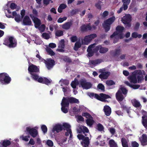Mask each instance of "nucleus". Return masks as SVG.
<instances>
[{"mask_svg":"<svg viewBox=\"0 0 147 147\" xmlns=\"http://www.w3.org/2000/svg\"><path fill=\"white\" fill-rule=\"evenodd\" d=\"M140 25V23L139 22H137L134 28V29L135 30H137L139 29Z\"/></svg>","mask_w":147,"mask_h":147,"instance_id":"obj_55","label":"nucleus"},{"mask_svg":"<svg viewBox=\"0 0 147 147\" xmlns=\"http://www.w3.org/2000/svg\"><path fill=\"white\" fill-rule=\"evenodd\" d=\"M137 80H138V83H140L143 80V76L142 75H138L137 76Z\"/></svg>","mask_w":147,"mask_h":147,"instance_id":"obj_47","label":"nucleus"},{"mask_svg":"<svg viewBox=\"0 0 147 147\" xmlns=\"http://www.w3.org/2000/svg\"><path fill=\"white\" fill-rule=\"evenodd\" d=\"M97 88L102 91H105V86L102 84H99L97 86Z\"/></svg>","mask_w":147,"mask_h":147,"instance_id":"obj_44","label":"nucleus"},{"mask_svg":"<svg viewBox=\"0 0 147 147\" xmlns=\"http://www.w3.org/2000/svg\"><path fill=\"white\" fill-rule=\"evenodd\" d=\"M22 19V18H21L19 14H18L17 16L15 17L14 19L16 22H19L21 21Z\"/></svg>","mask_w":147,"mask_h":147,"instance_id":"obj_46","label":"nucleus"},{"mask_svg":"<svg viewBox=\"0 0 147 147\" xmlns=\"http://www.w3.org/2000/svg\"><path fill=\"white\" fill-rule=\"evenodd\" d=\"M72 23L71 22H67L64 24L62 26V28L65 30L69 29L72 25Z\"/></svg>","mask_w":147,"mask_h":147,"instance_id":"obj_23","label":"nucleus"},{"mask_svg":"<svg viewBox=\"0 0 147 147\" xmlns=\"http://www.w3.org/2000/svg\"><path fill=\"white\" fill-rule=\"evenodd\" d=\"M142 55H143L144 58H147V47L145 49Z\"/></svg>","mask_w":147,"mask_h":147,"instance_id":"obj_64","label":"nucleus"},{"mask_svg":"<svg viewBox=\"0 0 147 147\" xmlns=\"http://www.w3.org/2000/svg\"><path fill=\"white\" fill-rule=\"evenodd\" d=\"M106 83L108 86H111L115 84L114 82L111 80H107L106 82Z\"/></svg>","mask_w":147,"mask_h":147,"instance_id":"obj_39","label":"nucleus"},{"mask_svg":"<svg viewBox=\"0 0 147 147\" xmlns=\"http://www.w3.org/2000/svg\"><path fill=\"white\" fill-rule=\"evenodd\" d=\"M83 116L86 117L87 118H92V116L88 113L87 112L84 113H82Z\"/></svg>","mask_w":147,"mask_h":147,"instance_id":"obj_40","label":"nucleus"},{"mask_svg":"<svg viewBox=\"0 0 147 147\" xmlns=\"http://www.w3.org/2000/svg\"><path fill=\"white\" fill-rule=\"evenodd\" d=\"M142 123L144 127L147 129V116L143 115L142 117Z\"/></svg>","mask_w":147,"mask_h":147,"instance_id":"obj_22","label":"nucleus"},{"mask_svg":"<svg viewBox=\"0 0 147 147\" xmlns=\"http://www.w3.org/2000/svg\"><path fill=\"white\" fill-rule=\"evenodd\" d=\"M128 79L131 83L136 84L137 82V76H136L133 72L128 77Z\"/></svg>","mask_w":147,"mask_h":147,"instance_id":"obj_15","label":"nucleus"},{"mask_svg":"<svg viewBox=\"0 0 147 147\" xmlns=\"http://www.w3.org/2000/svg\"><path fill=\"white\" fill-rule=\"evenodd\" d=\"M109 12L107 11H105L103 12L102 15V16L104 18L106 17L109 15Z\"/></svg>","mask_w":147,"mask_h":147,"instance_id":"obj_57","label":"nucleus"},{"mask_svg":"<svg viewBox=\"0 0 147 147\" xmlns=\"http://www.w3.org/2000/svg\"><path fill=\"white\" fill-rule=\"evenodd\" d=\"M95 44H92L89 46L87 50V51L88 52L93 51V50L92 49V48H94V45Z\"/></svg>","mask_w":147,"mask_h":147,"instance_id":"obj_56","label":"nucleus"},{"mask_svg":"<svg viewBox=\"0 0 147 147\" xmlns=\"http://www.w3.org/2000/svg\"><path fill=\"white\" fill-rule=\"evenodd\" d=\"M26 129L28 134L34 138L36 137L38 134L37 130L35 128L27 127Z\"/></svg>","mask_w":147,"mask_h":147,"instance_id":"obj_10","label":"nucleus"},{"mask_svg":"<svg viewBox=\"0 0 147 147\" xmlns=\"http://www.w3.org/2000/svg\"><path fill=\"white\" fill-rule=\"evenodd\" d=\"M133 74H134L136 76L137 74L139 75L140 76L142 75V72L141 70H135L133 72Z\"/></svg>","mask_w":147,"mask_h":147,"instance_id":"obj_49","label":"nucleus"},{"mask_svg":"<svg viewBox=\"0 0 147 147\" xmlns=\"http://www.w3.org/2000/svg\"><path fill=\"white\" fill-rule=\"evenodd\" d=\"M79 84V82L77 80L76 81H73L71 84V86L73 88H76V86H77Z\"/></svg>","mask_w":147,"mask_h":147,"instance_id":"obj_36","label":"nucleus"},{"mask_svg":"<svg viewBox=\"0 0 147 147\" xmlns=\"http://www.w3.org/2000/svg\"><path fill=\"white\" fill-rule=\"evenodd\" d=\"M100 45H98V46H96L93 49V50L95 53H96L98 52L99 50H100Z\"/></svg>","mask_w":147,"mask_h":147,"instance_id":"obj_51","label":"nucleus"},{"mask_svg":"<svg viewBox=\"0 0 147 147\" xmlns=\"http://www.w3.org/2000/svg\"><path fill=\"white\" fill-rule=\"evenodd\" d=\"M124 28L123 26H118L116 28V30L119 33H122L124 30Z\"/></svg>","mask_w":147,"mask_h":147,"instance_id":"obj_32","label":"nucleus"},{"mask_svg":"<svg viewBox=\"0 0 147 147\" xmlns=\"http://www.w3.org/2000/svg\"><path fill=\"white\" fill-rule=\"evenodd\" d=\"M81 31L82 32L87 31V30H90L92 29V27L90 24H88L87 25H83L80 27Z\"/></svg>","mask_w":147,"mask_h":147,"instance_id":"obj_19","label":"nucleus"},{"mask_svg":"<svg viewBox=\"0 0 147 147\" xmlns=\"http://www.w3.org/2000/svg\"><path fill=\"white\" fill-rule=\"evenodd\" d=\"M82 87L84 89H88L92 86V84L90 82H87L85 79H82L80 81Z\"/></svg>","mask_w":147,"mask_h":147,"instance_id":"obj_9","label":"nucleus"},{"mask_svg":"<svg viewBox=\"0 0 147 147\" xmlns=\"http://www.w3.org/2000/svg\"><path fill=\"white\" fill-rule=\"evenodd\" d=\"M3 44L9 48H14L17 45V41L13 36H8L5 39Z\"/></svg>","mask_w":147,"mask_h":147,"instance_id":"obj_4","label":"nucleus"},{"mask_svg":"<svg viewBox=\"0 0 147 147\" xmlns=\"http://www.w3.org/2000/svg\"><path fill=\"white\" fill-rule=\"evenodd\" d=\"M121 52V50L120 49H117L115 50L114 53H113V55L114 56H116L119 55Z\"/></svg>","mask_w":147,"mask_h":147,"instance_id":"obj_43","label":"nucleus"},{"mask_svg":"<svg viewBox=\"0 0 147 147\" xmlns=\"http://www.w3.org/2000/svg\"><path fill=\"white\" fill-rule=\"evenodd\" d=\"M67 7L66 5L65 4L62 3L60 4L59 6L58 9V11L59 13H61L62 12V10L65 9Z\"/></svg>","mask_w":147,"mask_h":147,"instance_id":"obj_28","label":"nucleus"},{"mask_svg":"<svg viewBox=\"0 0 147 147\" xmlns=\"http://www.w3.org/2000/svg\"><path fill=\"white\" fill-rule=\"evenodd\" d=\"M33 21L34 23V26L36 28L40 26L41 24L40 20L37 18H34Z\"/></svg>","mask_w":147,"mask_h":147,"instance_id":"obj_25","label":"nucleus"},{"mask_svg":"<svg viewBox=\"0 0 147 147\" xmlns=\"http://www.w3.org/2000/svg\"><path fill=\"white\" fill-rule=\"evenodd\" d=\"M96 36L97 35L95 34H92L90 35L86 36L84 38L83 40H82V44L84 45L86 44Z\"/></svg>","mask_w":147,"mask_h":147,"instance_id":"obj_8","label":"nucleus"},{"mask_svg":"<svg viewBox=\"0 0 147 147\" xmlns=\"http://www.w3.org/2000/svg\"><path fill=\"white\" fill-rule=\"evenodd\" d=\"M97 130L100 131H103L104 129V128L103 125L100 123H98L97 124Z\"/></svg>","mask_w":147,"mask_h":147,"instance_id":"obj_37","label":"nucleus"},{"mask_svg":"<svg viewBox=\"0 0 147 147\" xmlns=\"http://www.w3.org/2000/svg\"><path fill=\"white\" fill-rule=\"evenodd\" d=\"M47 53L51 56H54L55 55V53L50 48H47L46 49Z\"/></svg>","mask_w":147,"mask_h":147,"instance_id":"obj_34","label":"nucleus"},{"mask_svg":"<svg viewBox=\"0 0 147 147\" xmlns=\"http://www.w3.org/2000/svg\"><path fill=\"white\" fill-rule=\"evenodd\" d=\"M83 147H88L90 144V140L88 137L86 136L81 142Z\"/></svg>","mask_w":147,"mask_h":147,"instance_id":"obj_18","label":"nucleus"},{"mask_svg":"<svg viewBox=\"0 0 147 147\" xmlns=\"http://www.w3.org/2000/svg\"><path fill=\"white\" fill-rule=\"evenodd\" d=\"M140 87V85L138 84H132L131 88L134 89H136Z\"/></svg>","mask_w":147,"mask_h":147,"instance_id":"obj_61","label":"nucleus"},{"mask_svg":"<svg viewBox=\"0 0 147 147\" xmlns=\"http://www.w3.org/2000/svg\"><path fill=\"white\" fill-rule=\"evenodd\" d=\"M41 129L43 132L44 134H46L47 131V127L45 125H43L41 127Z\"/></svg>","mask_w":147,"mask_h":147,"instance_id":"obj_41","label":"nucleus"},{"mask_svg":"<svg viewBox=\"0 0 147 147\" xmlns=\"http://www.w3.org/2000/svg\"><path fill=\"white\" fill-rule=\"evenodd\" d=\"M23 24L25 26H30L32 25V22L29 17L26 16L23 20Z\"/></svg>","mask_w":147,"mask_h":147,"instance_id":"obj_17","label":"nucleus"},{"mask_svg":"<svg viewBox=\"0 0 147 147\" xmlns=\"http://www.w3.org/2000/svg\"><path fill=\"white\" fill-rule=\"evenodd\" d=\"M122 22L125 25L126 28H130L131 27V17L129 14H126L121 18Z\"/></svg>","mask_w":147,"mask_h":147,"instance_id":"obj_7","label":"nucleus"},{"mask_svg":"<svg viewBox=\"0 0 147 147\" xmlns=\"http://www.w3.org/2000/svg\"><path fill=\"white\" fill-rule=\"evenodd\" d=\"M132 147H138L139 144L136 141H133L131 143Z\"/></svg>","mask_w":147,"mask_h":147,"instance_id":"obj_54","label":"nucleus"},{"mask_svg":"<svg viewBox=\"0 0 147 147\" xmlns=\"http://www.w3.org/2000/svg\"><path fill=\"white\" fill-rule=\"evenodd\" d=\"M100 73L101 74L99 75L98 77L101 80L107 79L111 74V73L108 71H102Z\"/></svg>","mask_w":147,"mask_h":147,"instance_id":"obj_13","label":"nucleus"},{"mask_svg":"<svg viewBox=\"0 0 147 147\" xmlns=\"http://www.w3.org/2000/svg\"><path fill=\"white\" fill-rule=\"evenodd\" d=\"M102 3V2L101 1H99L95 4V6L97 9L100 10L101 9V3Z\"/></svg>","mask_w":147,"mask_h":147,"instance_id":"obj_38","label":"nucleus"},{"mask_svg":"<svg viewBox=\"0 0 147 147\" xmlns=\"http://www.w3.org/2000/svg\"><path fill=\"white\" fill-rule=\"evenodd\" d=\"M85 137V136L82 134H79L77 135V138L80 140H82Z\"/></svg>","mask_w":147,"mask_h":147,"instance_id":"obj_59","label":"nucleus"},{"mask_svg":"<svg viewBox=\"0 0 147 147\" xmlns=\"http://www.w3.org/2000/svg\"><path fill=\"white\" fill-rule=\"evenodd\" d=\"M28 70V72L31 75V77L35 81L47 85L51 83V81L47 78L39 77L38 74L40 72L39 69L36 65L31 64L29 66Z\"/></svg>","mask_w":147,"mask_h":147,"instance_id":"obj_1","label":"nucleus"},{"mask_svg":"<svg viewBox=\"0 0 147 147\" xmlns=\"http://www.w3.org/2000/svg\"><path fill=\"white\" fill-rule=\"evenodd\" d=\"M109 144L110 147H117V145L115 142L114 140L111 139L109 141Z\"/></svg>","mask_w":147,"mask_h":147,"instance_id":"obj_30","label":"nucleus"},{"mask_svg":"<svg viewBox=\"0 0 147 147\" xmlns=\"http://www.w3.org/2000/svg\"><path fill=\"white\" fill-rule=\"evenodd\" d=\"M142 138H140V141L141 144L144 146L146 145V143L147 142V137L146 134H143L142 135Z\"/></svg>","mask_w":147,"mask_h":147,"instance_id":"obj_21","label":"nucleus"},{"mask_svg":"<svg viewBox=\"0 0 147 147\" xmlns=\"http://www.w3.org/2000/svg\"><path fill=\"white\" fill-rule=\"evenodd\" d=\"M17 5L14 3H11L10 5V8L12 9H14L16 8Z\"/></svg>","mask_w":147,"mask_h":147,"instance_id":"obj_60","label":"nucleus"},{"mask_svg":"<svg viewBox=\"0 0 147 147\" xmlns=\"http://www.w3.org/2000/svg\"><path fill=\"white\" fill-rule=\"evenodd\" d=\"M110 132L112 135L114 134L115 132V129L114 128H110L109 129Z\"/></svg>","mask_w":147,"mask_h":147,"instance_id":"obj_62","label":"nucleus"},{"mask_svg":"<svg viewBox=\"0 0 147 147\" xmlns=\"http://www.w3.org/2000/svg\"><path fill=\"white\" fill-rule=\"evenodd\" d=\"M63 130H66L67 131L65 133V136H68L69 134V131L71 130L70 129L71 126L67 123H63Z\"/></svg>","mask_w":147,"mask_h":147,"instance_id":"obj_16","label":"nucleus"},{"mask_svg":"<svg viewBox=\"0 0 147 147\" xmlns=\"http://www.w3.org/2000/svg\"><path fill=\"white\" fill-rule=\"evenodd\" d=\"M82 44L80 42V40L77 41L75 44L74 49V50L77 51L79 48L81 47Z\"/></svg>","mask_w":147,"mask_h":147,"instance_id":"obj_29","label":"nucleus"},{"mask_svg":"<svg viewBox=\"0 0 147 147\" xmlns=\"http://www.w3.org/2000/svg\"><path fill=\"white\" fill-rule=\"evenodd\" d=\"M108 51V49L106 47H102L101 45L100 49L99 50V52L101 53H105Z\"/></svg>","mask_w":147,"mask_h":147,"instance_id":"obj_31","label":"nucleus"},{"mask_svg":"<svg viewBox=\"0 0 147 147\" xmlns=\"http://www.w3.org/2000/svg\"><path fill=\"white\" fill-rule=\"evenodd\" d=\"M42 37L43 38L48 39L50 38V36L49 34L47 33L44 32L42 34Z\"/></svg>","mask_w":147,"mask_h":147,"instance_id":"obj_42","label":"nucleus"},{"mask_svg":"<svg viewBox=\"0 0 147 147\" xmlns=\"http://www.w3.org/2000/svg\"><path fill=\"white\" fill-rule=\"evenodd\" d=\"M36 52L38 53V54H37L36 55V57L38 58L41 61H44V59L43 58H42L41 57L38 51L36 50Z\"/></svg>","mask_w":147,"mask_h":147,"instance_id":"obj_53","label":"nucleus"},{"mask_svg":"<svg viewBox=\"0 0 147 147\" xmlns=\"http://www.w3.org/2000/svg\"><path fill=\"white\" fill-rule=\"evenodd\" d=\"M67 19L66 17H64L63 18H60L57 20V22L59 23H61L64 21L66 20Z\"/></svg>","mask_w":147,"mask_h":147,"instance_id":"obj_45","label":"nucleus"},{"mask_svg":"<svg viewBox=\"0 0 147 147\" xmlns=\"http://www.w3.org/2000/svg\"><path fill=\"white\" fill-rule=\"evenodd\" d=\"M56 36L60 37L63 36V31L61 30H57L55 33Z\"/></svg>","mask_w":147,"mask_h":147,"instance_id":"obj_35","label":"nucleus"},{"mask_svg":"<svg viewBox=\"0 0 147 147\" xmlns=\"http://www.w3.org/2000/svg\"><path fill=\"white\" fill-rule=\"evenodd\" d=\"M131 1L130 0H122V2L123 3V5L124 6V10H126L128 8V5L129 4Z\"/></svg>","mask_w":147,"mask_h":147,"instance_id":"obj_24","label":"nucleus"},{"mask_svg":"<svg viewBox=\"0 0 147 147\" xmlns=\"http://www.w3.org/2000/svg\"><path fill=\"white\" fill-rule=\"evenodd\" d=\"M94 120L92 118H89L86 120V122L87 125L90 127H91L94 123Z\"/></svg>","mask_w":147,"mask_h":147,"instance_id":"obj_26","label":"nucleus"},{"mask_svg":"<svg viewBox=\"0 0 147 147\" xmlns=\"http://www.w3.org/2000/svg\"><path fill=\"white\" fill-rule=\"evenodd\" d=\"M11 144L10 141L8 140H4L2 143L3 146L5 147H7Z\"/></svg>","mask_w":147,"mask_h":147,"instance_id":"obj_33","label":"nucleus"},{"mask_svg":"<svg viewBox=\"0 0 147 147\" xmlns=\"http://www.w3.org/2000/svg\"><path fill=\"white\" fill-rule=\"evenodd\" d=\"M128 90L123 87L120 88L115 94L116 98L117 100L120 103L121 108L123 110H128V107L122 101L123 100L127 93Z\"/></svg>","mask_w":147,"mask_h":147,"instance_id":"obj_2","label":"nucleus"},{"mask_svg":"<svg viewBox=\"0 0 147 147\" xmlns=\"http://www.w3.org/2000/svg\"><path fill=\"white\" fill-rule=\"evenodd\" d=\"M78 131L79 133H83L86 136H88L85 133H88L89 132V130L87 127L82 125L79 126Z\"/></svg>","mask_w":147,"mask_h":147,"instance_id":"obj_12","label":"nucleus"},{"mask_svg":"<svg viewBox=\"0 0 147 147\" xmlns=\"http://www.w3.org/2000/svg\"><path fill=\"white\" fill-rule=\"evenodd\" d=\"M63 60L64 61L66 62L71 63L72 61L71 60L70 58L66 56L64 58Z\"/></svg>","mask_w":147,"mask_h":147,"instance_id":"obj_52","label":"nucleus"},{"mask_svg":"<svg viewBox=\"0 0 147 147\" xmlns=\"http://www.w3.org/2000/svg\"><path fill=\"white\" fill-rule=\"evenodd\" d=\"M115 19V17L112 16L104 21V23L102 25L103 28L105 29V32H107L110 30L111 25L114 22Z\"/></svg>","mask_w":147,"mask_h":147,"instance_id":"obj_6","label":"nucleus"},{"mask_svg":"<svg viewBox=\"0 0 147 147\" xmlns=\"http://www.w3.org/2000/svg\"><path fill=\"white\" fill-rule=\"evenodd\" d=\"M63 125H62L61 124H56L53 127L52 130L53 132L56 131L57 133L61 131L63 129Z\"/></svg>","mask_w":147,"mask_h":147,"instance_id":"obj_14","label":"nucleus"},{"mask_svg":"<svg viewBox=\"0 0 147 147\" xmlns=\"http://www.w3.org/2000/svg\"><path fill=\"white\" fill-rule=\"evenodd\" d=\"M131 102L133 105L136 108L140 107L141 106L140 104L136 99H134L131 100Z\"/></svg>","mask_w":147,"mask_h":147,"instance_id":"obj_27","label":"nucleus"},{"mask_svg":"<svg viewBox=\"0 0 147 147\" xmlns=\"http://www.w3.org/2000/svg\"><path fill=\"white\" fill-rule=\"evenodd\" d=\"M71 41L73 42H74L78 40V38L76 36H72L70 38Z\"/></svg>","mask_w":147,"mask_h":147,"instance_id":"obj_48","label":"nucleus"},{"mask_svg":"<svg viewBox=\"0 0 147 147\" xmlns=\"http://www.w3.org/2000/svg\"><path fill=\"white\" fill-rule=\"evenodd\" d=\"M46 144L48 146L50 147H52L53 145V141L50 140H48L46 142Z\"/></svg>","mask_w":147,"mask_h":147,"instance_id":"obj_50","label":"nucleus"},{"mask_svg":"<svg viewBox=\"0 0 147 147\" xmlns=\"http://www.w3.org/2000/svg\"><path fill=\"white\" fill-rule=\"evenodd\" d=\"M11 78L6 73H0V82L2 84L6 85L10 83Z\"/></svg>","mask_w":147,"mask_h":147,"instance_id":"obj_5","label":"nucleus"},{"mask_svg":"<svg viewBox=\"0 0 147 147\" xmlns=\"http://www.w3.org/2000/svg\"><path fill=\"white\" fill-rule=\"evenodd\" d=\"M44 61H45L46 67L48 69H50L52 68L55 65V61L51 59H48L47 61L44 59Z\"/></svg>","mask_w":147,"mask_h":147,"instance_id":"obj_11","label":"nucleus"},{"mask_svg":"<svg viewBox=\"0 0 147 147\" xmlns=\"http://www.w3.org/2000/svg\"><path fill=\"white\" fill-rule=\"evenodd\" d=\"M100 101H105V94L103 93H100Z\"/></svg>","mask_w":147,"mask_h":147,"instance_id":"obj_58","label":"nucleus"},{"mask_svg":"<svg viewBox=\"0 0 147 147\" xmlns=\"http://www.w3.org/2000/svg\"><path fill=\"white\" fill-rule=\"evenodd\" d=\"M68 80H64L62 81L63 84L65 85L68 86L69 83Z\"/></svg>","mask_w":147,"mask_h":147,"instance_id":"obj_63","label":"nucleus"},{"mask_svg":"<svg viewBox=\"0 0 147 147\" xmlns=\"http://www.w3.org/2000/svg\"><path fill=\"white\" fill-rule=\"evenodd\" d=\"M104 110L105 115L107 116H109L111 113V109L108 105L105 106L104 107Z\"/></svg>","mask_w":147,"mask_h":147,"instance_id":"obj_20","label":"nucleus"},{"mask_svg":"<svg viewBox=\"0 0 147 147\" xmlns=\"http://www.w3.org/2000/svg\"><path fill=\"white\" fill-rule=\"evenodd\" d=\"M73 103L78 104L79 101L78 99L72 97H63L61 103L62 111L64 113H67L68 110L67 108L69 107V103Z\"/></svg>","mask_w":147,"mask_h":147,"instance_id":"obj_3","label":"nucleus"}]
</instances>
